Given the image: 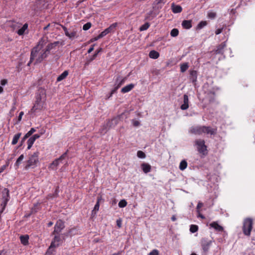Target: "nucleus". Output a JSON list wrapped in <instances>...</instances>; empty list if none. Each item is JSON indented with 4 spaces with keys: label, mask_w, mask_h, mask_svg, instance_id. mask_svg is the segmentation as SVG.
<instances>
[{
    "label": "nucleus",
    "mask_w": 255,
    "mask_h": 255,
    "mask_svg": "<svg viewBox=\"0 0 255 255\" xmlns=\"http://www.w3.org/2000/svg\"><path fill=\"white\" fill-rule=\"evenodd\" d=\"M166 0H155L153 2L154 5H159L161 4H164L166 2Z\"/></svg>",
    "instance_id": "41"
},
{
    "label": "nucleus",
    "mask_w": 255,
    "mask_h": 255,
    "mask_svg": "<svg viewBox=\"0 0 255 255\" xmlns=\"http://www.w3.org/2000/svg\"><path fill=\"white\" fill-rule=\"evenodd\" d=\"M203 133L214 135L217 133V129L212 128L210 127L204 126Z\"/></svg>",
    "instance_id": "12"
},
{
    "label": "nucleus",
    "mask_w": 255,
    "mask_h": 255,
    "mask_svg": "<svg viewBox=\"0 0 255 255\" xmlns=\"http://www.w3.org/2000/svg\"><path fill=\"white\" fill-rule=\"evenodd\" d=\"M188 68V65H181V71L182 72H184Z\"/></svg>",
    "instance_id": "45"
},
{
    "label": "nucleus",
    "mask_w": 255,
    "mask_h": 255,
    "mask_svg": "<svg viewBox=\"0 0 255 255\" xmlns=\"http://www.w3.org/2000/svg\"><path fill=\"white\" fill-rule=\"evenodd\" d=\"M61 26L64 31L65 35L70 39H73L77 37V29L75 26H71L69 29L62 25Z\"/></svg>",
    "instance_id": "5"
},
{
    "label": "nucleus",
    "mask_w": 255,
    "mask_h": 255,
    "mask_svg": "<svg viewBox=\"0 0 255 255\" xmlns=\"http://www.w3.org/2000/svg\"><path fill=\"white\" fill-rule=\"evenodd\" d=\"M50 24H48V25H47L46 26H45L44 27V30H47L48 29V28L50 27Z\"/></svg>",
    "instance_id": "62"
},
{
    "label": "nucleus",
    "mask_w": 255,
    "mask_h": 255,
    "mask_svg": "<svg viewBox=\"0 0 255 255\" xmlns=\"http://www.w3.org/2000/svg\"><path fill=\"white\" fill-rule=\"evenodd\" d=\"M204 126H197L192 127L190 132L196 134H201L203 133Z\"/></svg>",
    "instance_id": "11"
},
{
    "label": "nucleus",
    "mask_w": 255,
    "mask_h": 255,
    "mask_svg": "<svg viewBox=\"0 0 255 255\" xmlns=\"http://www.w3.org/2000/svg\"><path fill=\"white\" fill-rule=\"evenodd\" d=\"M29 136L26 134H25V135L23 136V137L22 138L21 140V144H20V145H21L24 142V141L27 138H28Z\"/></svg>",
    "instance_id": "50"
},
{
    "label": "nucleus",
    "mask_w": 255,
    "mask_h": 255,
    "mask_svg": "<svg viewBox=\"0 0 255 255\" xmlns=\"http://www.w3.org/2000/svg\"><path fill=\"white\" fill-rule=\"evenodd\" d=\"M55 236L51 243H54V245H57V247L62 243V239L59 234H54Z\"/></svg>",
    "instance_id": "14"
},
{
    "label": "nucleus",
    "mask_w": 255,
    "mask_h": 255,
    "mask_svg": "<svg viewBox=\"0 0 255 255\" xmlns=\"http://www.w3.org/2000/svg\"><path fill=\"white\" fill-rule=\"evenodd\" d=\"M91 27V23L90 22H87L83 26V29L84 30H88Z\"/></svg>",
    "instance_id": "42"
},
{
    "label": "nucleus",
    "mask_w": 255,
    "mask_h": 255,
    "mask_svg": "<svg viewBox=\"0 0 255 255\" xmlns=\"http://www.w3.org/2000/svg\"><path fill=\"white\" fill-rule=\"evenodd\" d=\"M149 26H150L149 23L148 22H146L145 23L142 25L140 27L139 30L140 31L146 30V29H147L149 28Z\"/></svg>",
    "instance_id": "33"
},
{
    "label": "nucleus",
    "mask_w": 255,
    "mask_h": 255,
    "mask_svg": "<svg viewBox=\"0 0 255 255\" xmlns=\"http://www.w3.org/2000/svg\"><path fill=\"white\" fill-rule=\"evenodd\" d=\"M191 20H184L182 22V26L185 29H190L192 27Z\"/></svg>",
    "instance_id": "18"
},
{
    "label": "nucleus",
    "mask_w": 255,
    "mask_h": 255,
    "mask_svg": "<svg viewBox=\"0 0 255 255\" xmlns=\"http://www.w3.org/2000/svg\"><path fill=\"white\" fill-rule=\"evenodd\" d=\"M36 131L34 128H31L26 134L29 137Z\"/></svg>",
    "instance_id": "46"
},
{
    "label": "nucleus",
    "mask_w": 255,
    "mask_h": 255,
    "mask_svg": "<svg viewBox=\"0 0 255 255\" xmlns=\"http://www.w3.org/2000/svg\"><path fill=\"white\" fill-rule=\"evenodd\" d=\"M108 127V125L106 124V125L104 126V128L102 129V130L101 131V133L102 134H105L107 131V127Z\"/></svg>",
    "instance_id": "47"
},
{
    "label": "nucleus",
    "mask_w": 255,
    "mask_h": 255,
    "mask_svg": "<svg viewBox=\"0 0 255 255\" xmlns=\"http://www.w3.org/2000/svg\"><path fill=\"white\" fill-rule=\"evenodd\" d=\"M133 125L135 127L138 126L139 125V123L137 121H134L133 122Z\"/></svg>",
    "instance_id": "56"
},
{
    "label": "nucleus",
    "mask_w": 255,
    "mask_h": 255,
    "mask_svg": "<svg viewBox=\"0 0 255 255\" xmlns=\"http://www.w3.org/2000/svg\"><path fill=\"white\" fill-rule=\"evenodd\" d=\"M176 220V218L175 216H172V217H171V220L172 221H175Z\"/></svg>",
    "instance_id": "63"
},
{
    "label": "nucleus",
    "mask_w": 255,
    "mask_h": 255,
    "mask_svg": "<svg viewBox=\"0 0 255 255\" xmlns=\"http://www.w3.org/2000/svg\"><path fill=\"white\" fill-rule=\"evenodd\" d=\"M117 225L119 227V228H121V227L122 222H121V221L120 220H118L117 221Z\"/></svg>",
    "instance_id": "57"
},
{
    "label": "nucleus",
    "mask_w": 255,
    "mask_h": 255,
    "mask_svg": "<svg viewBox=\"0 0 255 255\" xmlns=\"http://www.w3.org/2000/svg\"><path fill=\"white\" fill-rule=\"evenodd\" d=\"M57 247V245H54V243H51V245L46 252V255H50L55 252V249Z\"/></svg>",
    "instance_id": "19"
},
{
    "label": "nucleus",
    "mask_w": 255,
    "mask_h": 255,
    "mask_svg": "<svg viewBox=\"0 0 255 255\" xmlns=\"http://www.w3.org/2000/svg\"><path fill=\"white\" fill-rule=\"evenodd\" d=\"M7 80H6V79L1 80L0 81V84L2 86L5 85V84H7Z\"/></svg>",
    "instance_id": "53"
},
{
    "label": "nucleus",
    "mask_w": 255,
    "mask_h": 255,
    "mask_svg": "<svg viewBox=\"0 0 255 255\" xmlns=\"http://www.w3.org/2000/svg\"><path fill=\"white\" fill-rule=\"evenodd\" d=\"M59 44L58 41L54 42V43L48 44L46 48L47 51H49L52 49L54 47L57 46Z\"/></svg>",
    "instance_id": "31"
},
{
    "label": "nucleus",
    "mask_w": 255,
    "mask_h": 255,
    "mask_svg": "<svg viewBox=\"0 0 255 255\" xmlns=\"http://www.w3.org/2000/svg\"><path fill=\"white\" fill-rule=\"evenodd\" d=\"M159 56V54L158 52L155 50H152L149 52V56L151 58L156 59Z\"/></svg>",
    "instance_id": "27"
},
{
    "label": "nucleus",
    "mask_w": 255,
    "mask_h": 255,
    "mask_svg": "<svg viewBox=\"0 0 255 255\" xmlns=\"http://www.w3.org/2000/svg\"><path fill=\"white\" fill-rule=\"evenodd\" d=\"M104 33H105L106 35L108 34L109 33V29H107V28L105 29L104 31H103Z\"/></svg>",
    "instance_id": "59"
},
{
    "label": "nucleus",
    "mask_w": 255,
    "mask_h": 255,
    "mask_svg": "<svg viewBox=\"0 0 255 255\" xmlns=\"http://www.w3.org/2000/svg\"><path fill=\"white\" fill-rule=\"evenodd\" d=\"M216 16V13L213 11H210L208 13V16L212 19H214L215 18Z\"/></svg>",
    "instance_id": "43"
},
{
    "label": "nucleus",
    "mask_w": 255,
    "mask_h": 255,
    "mask_svg": "<svg viewBox=\"0 0 255 255\" xmlns=\"http://www.w3.org/2000/svg\"><path fill=\"white\" fill-rule=\"evenodd\" d=\"M100 204H99V200H98L95 205L94 208L92 211V214H96V212L99 210Z\"/></svg>",
    "instance_id": "35"
},
{
    "label": "nucleus",
    "mask_w": 255,
    "mask_h": 255,
    "mask_svg": "<svg viewBox=\"0 0 255 255\" xmlns=\"http://www.w3.org/2000/svg\"><path fill=\"white\" fill-rule=\"evenodd\" d=\"M127 205V202L125 200H121L118 204V205L120 208H124L126 207Z\"/></svg>",
    "instance_id": "37"
},
{
    "label": "nucleus",
    "mask_w": 255,
    "mask_h": 255,
    "mask_svg": "<svg viewBox=\"0 0 255 255\" xmlns=\"http://www.w3.org/2000/svg\"><path fill=\"white\" fill-rule=\"evenodd\" d=\"M210 226L214 228L216 231L222 232L223 231V228L219 225L217 222H214L210 224Z\"/></svg>",
    "instance_id": "22"
},
{
    "label": "nucleus",
    "mask_w": 255,
    "mask_h": 255,
    "mask_svg": "<svg viewBox=\"0 0 255 255\" xmlns=\"http://www.w3.org/2000/svg\"><path fill=\"white\" fill-rule=\"evenodd\" d=\"M105 36H106V34L105 33H104L103 31H102L98 36V38H101L103 37H104Z\"/></svg>",
    "instance_id": "55"
},
{
    "label": "nucleus",
    "mask_w": 255,
    "mask_h": 255,
    "mask_svg": "<svg viewBox=\"0 0 255 255\" xmlns=\"http://www.w3.org/2000/svg\"><path fill=\"white\" fill-rule=\"evenodd\" d=\"M187 162L186 160H183L181 161L179 165V169L181 170H184L187 168Z\"/></svg>",
    "instance_id": "29"
},
{
    "label": "nucleus",
    "mask_w": 255,
    "mask_h": 255,
    "mask_svg": "<svg viewBox=\"0 0 255 255\" xmlns=\"http://www.w3.org/2000/svg\"><path fill=\"white\" fill-rule=\"evenodd\" d=\"M40 135L38 134H35L34 135H33L32 136H31L33 139H34L35 140L36 139H38L40 137Z\"/></svg>",
    "instance_id": "54"
},
{
    "label": "nucleus",
    "mask_w": 255,
    "mask_h": 255,
    "mask_svg": "<svg viewBox=\"0 0 255 255\" xmlns=\"http://www.w3.org/2000/svg\"><path fill=\"white\" fill-rule=\"evenodd\" d=\"M35 140L33 139L32 137H30L27 140V149H29L31 148V146H32L33 144L34 143V141Z\"/></svg>",
    "instance_id": "32"
},
{
    "label": "nucleus",
    "mask_w": 255,
    "mask_h": 255,
    "mask_svg": "<svg viewBox=\"0 0 255 255\" xmlns=\"http://www.w3.org/2000/svg\"><path fill=\"white\" fill-rule=\"evenodd\" d=\"M0 255H7V252L4 251H1L0 252Z\"/></svg>",
    "instance_id": "58"
},
{
    "label": "nucleus",
    "mask_w": 255,
    "mask_h": 255,
    "mask_svg": "<svg viewBox=\"0 0 255 255\" xmlns=\"http://www.w3.org/2000/svg\"><path fill=\"white\" fill-rule=\"evenodd\" d=\"M45 57V53L42 54L41 52H38L37 50V48H34L31 51L30 61L28 64H30L33 62V60L34 59L36 60V62H41V59L44 58Z\"/></svg>",
    "instance_id": "3"
},
{
    "label": "nucleus",
    "mask_w": 255,
    "mask_h": 255,
    "mask_svg": "<svg viewBox=\"0 0 255 255\" xmlns=\"http://www.w3.org/2000/svg\"><path fill=\"white\" fill-rule=\"evenodd\" d=\"M67 157V152L64 153L59 158L54 160L50 164V168L53 169H55V167H56L62 161L65 159Z\"/></svg>",
    "instance_id": "10"
},
{
    "label": "nucleus",
    "mask_w": 255,
    "mask_h": 255,
    "mask_svg": "<svg viewBox=\"0 0 255 255\" xmlns=\"http://www.w3.org/2000/svg\"><path fill=\"white\" fill-rule=\"evenodd\" d=\"M68 71H64L60 75H59L57 78V81L60 82L62 80L64 79L68 75Z\"/></svg>",
    "instance_id": "24"
},
{
    "label": "nucleus",
    "mask_w": 255,
    "mask_h": 255,
    "mask_svg": "<svg viewBox=\"0 0 255 255\" xmlns=\"http://www.w3.org/2000/svg\"><path fill=\"white\" fill-rule=\"evenodd\" d=\"M226 46V42H224L219 44L215 50V52L217 54H222L224 52V49Z\"/></svg>",
    "instance_id": "15"
},
{
    "label": "nucleus",
    "mask_w": 255,
    "mask_h": 255,
    "mask_svg": "<svg viewBox=\"0 0 255 255\" xmlns=\"http://www.w3.org/2000/svg\"><path fill=\"white\" fill-rule=\"evenodd\" d=\"M23 115H24L23 112H20L19 115L18 117V122H19L21 120L22 117Z\"/></svg>",
    "instance_id": "51"
},
{
    "label": "nucleus",
    "mask_w": 255,
    "mask_h": 255,
    "mask_svg": "<svg viewBox=\"0 0 255 255\" xmlns=\"http://www.w3.org/2000/svg\"><path fill=\"white\" fill-rule=\"evenodd\" d=\"M195 144L198 152L203 155H206L207 153V146L205 144V141L203 139H197L195 141Z\"/></svg>",
    "instance_id": "6"
},
{
    "label": "nucleus",
    "mask_w": 255,
    "mask_h": 255,
    "mask_svg": "<svg viewBox=\"0 0 255 255\" xmlns=\"http://www.w3.org/2000/svg\"><path fill=\"white\" fill-rule=\"evenodd\" d=\"M197 71H195V70L191 71L190 73V79L193 83L195 84V83L197 81Z\"/></svg>",
    "instance_id": "16"
},
{
    "label": "nucleus",
    "mask_w": 255,
    "mask_h": 255,
    "mask_svg": "<svg viewBox=\"0 0 255 255\" xmlns=\"http://www.w3.org/2000/svg\"><path fill=\"white\" fill-rule=\"evenodd\" d=\"M8 164L7 163L3 166H2L0 168V173H1L2 172H3V171L4 170H5V169L8 166Z\"/></svg>",
    "instance_id": "49"
},
{
    "label": "nucleus",
    "mask_w": 255,
    "mask_h": 255,
    "mask_svg": "<svg viewBox=\"0 0 255 255\" xmlns=\"http://www.w3.org/2000/svg\"><path fill=\"white\" fill-rule=\"evenodd\" d=\"M117 25V23H114L111 25L108 28H107V29H109V33L113 31L114 30V29L116 27Z\"/></svg>",
    "instance_id": "40"
},
{
    "label": "nucleus",
    "mask_w": 255,
    "mask_h": 255,
    "mask_svg": "<svg viewBox=\"0 0 255 255\" xmlns=\"http://www.w3.org/2000/svg\"><path fill=\"white\" fill-rule=\"evenodd\" d=\"M137 156L140 158H144L146 157L145 154L142 151L139 150L137 152Z\"/></svg>",
    "instance_id": "38"
},
{
    "label": "nucleus",
    "mask_w": 255,
    "mask_h": 255,
    "mask_svg": "<svg viewBox=\"0 0 255 255\" xmlns=\"http://www.w3.org/2000/svg\"><path fill=\"white\" fill-rule=\"evenodd\" d=\"M141 168H142L143 171L144 173H147L150 171L151 166L149 164H148L147 163H143L141 165Z\"/></svg>",
    "instance_id": "21"
},
{
    "label": "nucleus",
    "mask_w": 255,
    "mask_h": 255,
    "mask_svg": "<svg viewBox=\"0 0 255 255\" xmlns=\"http://www.w3.org/2000/svg\"><path fill=\"white\" fill-rule=\"evenodd\" d=\"M94 50V47L92 46V47L90 48L88 51V52L89 53H91L92 51Z\"/></svg>",
    "instance_id": "61"
},
{
    "label": "nucleus",
    "mask_w": 255,
    "mask_h": 255,
    "mask_svg": "<svg viewBox=\"0 0 255 255\" xmlns=\"http://www.w3.org/2000/svg\"><path fill=\"white\" fill-rule=\"evenodd\" d=\"M64 228V223L62 220H59L55 225L54 230L52 232V234H59Z\"/></svg>",
    "instance_id": "8"
},
{
    "label": "nucleus",
    "mask_w": 255,
    "mask_h": 255,
    "mask_svg": "<svg viewBox=\"0 0 255 255\" xmlns=\"http://www.w3.org/2000/svg\"><path fill=\"white\" fill-rule=\"evenodd\" d=\"M2 193L3 202L1 204V206H3L2 210H3L6 205L8 201L9 200V190L7 188H4L2 190ZM3 210L1 211V212Z\"/></svg>",
    "instance_id": "9"
},
{
    "label": "nucleus",
    "mask_w": 255,
    "mask_h": 255,
    "mask_svg": "<svg viewBox=\"0 0 255 255\" xmlns=\"http://www.w3.org/2000/svg\"><path fill=\"white\" fill-rule=\"evenodd\" d=\"M207 25L206 21H202L199 23V24L197 26V29H200L204 27L205 26Z\"/></svg>",
    "instance_id": "36"
},
{
    "label": "nucleus",
    "mask_w": 255,
    "mask_h": 255,
    "mask_svg": "<svg viewBox=\"0 0 255 255\" xmlns=\"http://www.w3.org/2000/svg\"><path fill=\"white\" fill-rule=\"evenodd\" d=\"M21 135V133H18L14 135L13 138L12 140V142H11V144L12 145H15L17 143L18 140L19 139Z\"/></svg>",
    "instance_id": "26"
},
{
    "label": "nucleus",
    "mask_w": 255,
    "mask_h": 255,
    "mask_svg": "<svg viewBox=\"0 0 255 255\" xmlns=\"http://www.w3.org/2000/svg\"><path fill=\"white\" fill-rule=\"evenodd\" d=\"M134 87V85L133 84H130L123 87L121 90V92L123 93H126L129 92L131 90L133 87Z\"/></svg>",
    "instance_id": "17"
},
{
    "label": "nucleus",
    "mask_w": 255,
    "mask_h": 255,
    "mask_svg": "<svg viewBox=\"0 0 255 255\" xmlns=\"http://www.w3.org/2000/svg\"><path fill=\"white\" fill-rule=\"evenodd\" d=\"M198 227L197 225H192L190 228V231L192 233H195L198 231Z\"/></svg>",
    "instance_id": "39"
},
{
    "label": "nucleus",
    "mask_w": 255,
    "mask_h": 255,
    "mask_svg": "<svg viewBox=\"0 0 255 255\" xmlns=\"http://www.w3.org/2000/svg\"><path fill=\"white\" fill-rule=\"evenodd\" d=\"M104 33H105L106 35L108 34L109 33V29H107V28L105 29L104 31H103Z\"/></svg>",
    "instance_id": "60"
},
{
    "label": "nucleus",
    "mask_w": 255,
    "mask_h": 255,
    "mask_svg": "<svg viewBox=\"0 0 255 255\" xmlns=\"http://www.w3.org/2000/svg\"><path fill=\"white\" fill-rule=\"evenodd\" d=\"M212 242V240L206 238H203L201 239V246L204 253H206L209 251Z\"/></svg>",
    "instance_id": "7"
},
{
    "label": "nucleus",
    "mask_w": 255,
    "mask_h": 255,
    "mask_svg": "<svg viewBox=\"0 0 255 255\" xmlns=\"http://www.w3.org/2000/svg\"><path fill=\"white\" fill-rule=\"evenodd\" d=\"M28 28V24L27 23H25L23 26L22 27L20 28L18 31H17V34L19 35H22L24 34L25 31Z\"/></svg>",
    "instance_id": "25"
},
{
    "label": "nucleus",
    "mask_w": 255,
    "mask_h": 255,
    "mask_svg": "<svg viewBox=\"0 0 255 255\" xmlns=\"http://www.w3.org/2000/svg\"><path fill=\"white\" fill-rule=\"evenodd\" d=\"M203 206L202 203L199 202L197 206V211L199 212V209Z\"/></svg>",
    "instance_id": "48"
},
{
    "label": "nucleus",
    "mask_w": 255,
    "mask_h": 255,
    "mask_svg": "<svg viewBox=\"0 0 255 255\" xmlns=\"http://www.w3.org/2000/svg\"><path fill=\"white\" fill-rule=\"evenodd\" d=\"M39 152L36 151L31 155L28 160L26 161V164L24 167L26 170L29 168H34L37 166L38 163L39 162L38 156Z\"/></svg>",
    "instance_id": "1"
},
{
    "label": "nucleus",
    "mask_w": 255,
    "mask_h": 255,
    "mask_svg": "<svg viewBox=\"0 0 255 255\" xmlns=\"http://www.w3.org/2000/svg\"><path fill=\"white\" fill-rule=\"evenodd\" d=\"M24 155L21 154L19 156V157L17 159L15 164L14 166L16 167V168H18L19 165L20 164L21 161L24 159Z\"/></svg>",
    "instance_id": "28"
},
{
    "label": "nucleus",
    "mask_w": 255,
    "mask_h": 255,
    "mask_svg": "<svg viewBox=\"0 0 255 255\" xmlns=\"http://www.w3.org/2000/svg\"><path fill=\"white\" fill-rule=\"evenodd\" d=\"M189 108L188 96L185 94L183 96V103L181 105L180 108L182 110H186Z\"/></svg>",
    "instance_id": "13"
},
{
    "label": "nucleus",
    "mask_w": 255,
    "mask_h": 255,
    "mask_svg": "<svg viewBox=\"0 0 255 255\" xmlns=\"http://www.w3.org/2000/svg\"><path fill=\"white\" fill-rule=\"evenodd\" d=\"M45 108V102L42 100L40 95L36 96V101L31 109V112L33 113H38Z\"/></svg>",
    "instance_id": "2"
},
{
    "label": "nucleus",
    "mask_w": 255,
    "mask_h": 255,
    "mask_svg": "<svg viewBox=\"0 0 255 255\" xmlns=\"http://www.w3.org/2000/svg\"><path fill=\"white\" fill-rule=\"evenodd\" d=\"M253 221L251 218H248L244 220L243 227V231L244 234L248 236H250L251 232L253 229Z\"/></svg>",
    "instance_id": "4"
},
{
    "label": "nucleus",
    "mask_w": 255,
    "mask_h": 255,
    "mask_svg": "<svg viewBox=\"0 0 255 255\" xmlns=\"http://www.w3.org/2000/svg\"><path fill=\"white\" fill-rule=\"evenodd\" d=\"M223 31V28H219L217 29L215 31V33L216 35H218L220 34Z\"/></svg>",
    "instance_id": "52"
},
{
    "label": "nucleus",
    "mask_w": 255,
    "mask_h": 255,
    "mask_svg": "<svg viewBox=\"0 0 255 255\" xmlns=\"http://www.w3.org/2000/svg\"><path fill=\"white\" fill-rule=\"evenodd\" d=\"M53 225V222H50L48 223V227H50Z\"/></svg>",
    "instance_id": "64"
},
{
    "label": "nucleus",
    "mask_w": 255,
    "mask_h": 255,
    "mask_svg": "<svg viewBox=\"0 0 255 255\" xmlns=\"http://www.w3.org/2000/svg\"><path fill=\"white\" fill-rule=\"evenodd\" d=\"M124 82H125L124 79H122L120 81V82H119L118 85L114 88V89H113L111 91L110 96H111L117 90V89L124 83Z\"/></svg>",
    "instance_id": "30"
},
{
    "label": "nucleus",
    "mask_w": 255,
    "mask_h": 255,
    "mask_svg": "<svg viewBox=\"0 0 255 255\" xmlns=\"http://www.w3.org/2000/svg\"><path fill=\"white\" fill-rule=\"evenodd\" d=\"M159 252L157 250L154 249L151 252H150L148 255H159Z\"/></svg>",
    "instance_id": "44"
},
{
    "label": "nucleus",
    "mask_w": 255,
    "mask_h": 255,
    "mask_svg": "<svg viewBox=\"0 0 255 255\" xmlns=\"http://www.w3.org/2000/svg\"><path fill=\"white\" fill-rule=\"evenodd\" d=\"M179 34V31L177 28H173L170 32V35L172 37H176Z\"/></svg>",
    "instance_id": "34"
},
{
    "label": "nucleus",
    "mask_w": 255,
    "mask_h": 255,
    "mask_svg": "<svg viewBox=\"0 0 255 255\" xmlns=\"http://www.w3.org/2000/svg\"><path fill=\"white\" fill-rule=\"evenodd\" d=\"M21 244L23 245H27L28 244L29 236L27 235H22L20 237Z\"/></svg>",
    "instance_id": "23"
},
{
    "label": "nucleus",
    "mask_w": 255,
    "mask_h": 255,
    "mask_svg": "<svg viewBox=\"0 0 255 255\" xmlns=\"http://www.w3.org/2000/svg\"><path fill=\"white\" fill-rule=\"evenodd\" d=\"M171 7L172 11L174 13L181 12L182 10V7L179 5H175L174 4H172Z\"/></svg>",
    "instance_id": "20"
}]
</instances>
